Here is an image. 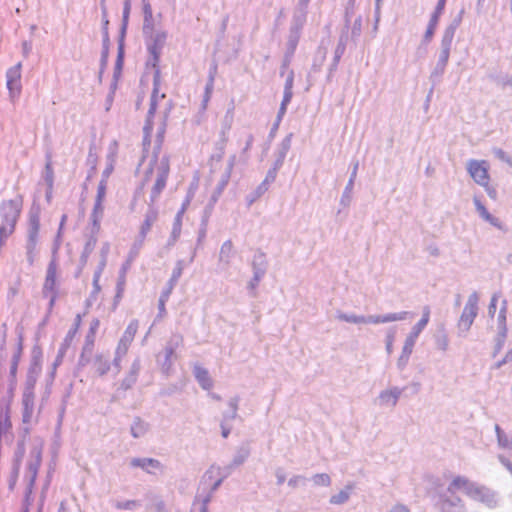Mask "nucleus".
I'll use <instances>...</instances> for the list:
<instances>
[{
  "label": "nucleus",
  "instance_id": "23",
  "mask_svg": "<svg viewBox=\"0 0 512 512\" xmlns=\"http://www.w3.org/2000/svg\"><path fill=\"white\" fill-rule=\"evenodd\" d=\"M438 24V16L434 14L429 22V25L427 27L426 33H425V40L430 41L431 38L434 35V32L436 30Z\"/></svg>",
  "mask_w": 512,
  "mask_h": 512
},
{
  "label": "nucleus",
  "instance_id": "31",
  "mask_svg": "<svg viewBox=\"0 0 512 512\" xmlns=\"http://www.w3.org/2000/svg\"><path fill=\"white\" fill-rule=\"evenodd\" d=\"M315 481L319 484L328 485L330 483V477L327 474H318L315 476Z\"/></svg>",
  "mask_w": 512,
  "mask_h": 512
},
{
  "label": "nucleus",
  "instance_id": "44",
  "mask_svg": "<svg viewBox=\"0 0 512 512\" xmlns=\"http://www.w3.org/2000/svg\"><path fill=\"white\" fill-rule=\"evenodd\" d=\"M17 371V362L15 361L11 367V374L15 375Z\"/></svg>",
  "mask_w": 512,
  "mask_h": 512
},
{
  "label": "nucleus",
  "instance_id": "21",
  "mask_svg": "<svg viewBox=\"0 0 512 512\" xmlns=\"http://www.w3.org/2000/svg\"><path fill=\"white\" fill-rule=\"evenodd\" d=\"M77 334V331L71 329L65 339H64V343L59 351V355H58V360L61 361L62 357L64 356L65 352H66V349L67 347L71 344L72 340L74 339L75 335Z\"/></svg>",
  "mask_w": 512,
  "mask_h": 512
},
{
  "label": "nucleus",
  "instance_id": "17",
  "mask_svg": "<svg viewBox=\"0 0 512 512\" xmlns=\"http://www.w3.org/2000/svg\"><path fill=\"white\" fill-rule=\"evenodd\" d=\"M165 39L166 35L164 33L157 34L154 40V44L149 47V51L153 55L155 61L159 60L160 51Z\"/></svg>",
  "mask_w": 512,
  "mask_h": 512
},
{
  "label": "nucleus",
  "instance_id": "11",
  "mask_svg": "<svg viewBox=\"0 0 512 512\" xmlns=\"http://www.w3.org/2000/svg\"><path fill=\"white\" fill-rule=\"evenodd\" d=\"M222 481L223 476L221 475L220 468L211 467L203 476V483L210 486L212 490H216Z\"/></svg>",
  "mask_w": 512,
  "mask_h": 512
},
{
  "label": "nucleus",
  "instance_id": "5",
  "mask_svg": "<svg viewBox=\"0 0 512 512\" xmlns=\"http://www.w3.org/2000/svg\"><path fill=\"white\" fill-rule=\"evenodd\" d=\"M7 88L12 97L19 96L21 92V64L18 63L7 71Z\"/></svg>",
  "mask_w": 512,
  "mask_h": 512
},
{
  "label": "nucleus",
  "instance_id": "35",
  "mask_svg": "<svg viewBox=\"0 0 512 512\" xmlns=\"http://www.w3.org/2000/svg\"><path fill=\"white\" fill-rule=\"evenodd\" d=\"M144 13H145V19L147 20L148 17L151 18L152 17V10H151V6L149 3H146L144 5Z\"/></svg>",
  "mask_w": 512,
  "mask_h": 512
},
{
  "label": "nucleus",
  "instance_id": "33",
  "mask_svg": "<svg viewBox=\"0 0 512 512\" xmlns=\"http://www.w3.org/2000/svg\"><path fill=\"white\" fill-rule=\"evenodd\" d=\"M390 512H409V508L403 504H396Z\"/></svg>",
  "mask_w": 512,
  "mask_h": 512
},
{
  "label": "nucleus",
  "instance_id": "13",
  "mask_svg": "<svg viewBox=\"0 0 512 512\" xmlns=\"http://www.w3.org/2000/svg\"><path fill=\"white\" fill-rule=\"evenodd\" d=\"M130 464L132 467L141 468L148 473H151L152 469L161 468V463L153 458H133Z\"/></svg>",
  "mask_w": 512,
  "mask_h": 512
},
{
  "label": "nucleus",
  "instance_id": "29",
  "mask_svg": "<svg viewBox=\"0 0 512 512\" xmlns=\"http://www.w3.org/2000/svg\"><path fill=\"white\" fill-rule=\"evenodd\" d=\"M186 209V206L183 205L181 210L178 212L175 220V227H174V233H179L181 229V221H182V215L184 214Z\"/></svg>",
  "mask_w": 512,
  "mask_h": 512
},
{
  "label": "nucleus",
  "instance_id": "38",
  "mask_svg": "<svg viewBox=\"0 0 512 512\" xmlns=\"http://www.w3.org/2000/svg\"><path fill=\"white\" fill-rule=\"evenodd\" d=\"M496 431H497V434H498L499 442L501 443V445L506 446L507 445V440L505 438H502L499 426H496Z\"/></svg>",
  "mask_w": 512,
  "mask_h": 512
},
{
  "label": "nucleus",
  "instance_id": "32",
  "mask_svg": "<svg viewBox=\"0 0 512 512\" xmlns=\"http://www.w3.org/2000/svg\"><path fill=\"white\" fill-rule=\"evenodd\" d=\"M97 238L95 236L91 237L89 241L85 245V251L91 252L96 246Z\"/></svg>",
  "mask_w": 512,
  "mask_h": 512
},
{
  "label": "nucleus",
  "instance_id": "2",
  "mask_svg": "<svg viewBox=\"0 0 512 512\" xmlns=\"http://www.w3.org/2000/svg\"><path fill=\"white\" fill-rule=\"evenodd\" d=\"M479 301H480V296H479L478 292H476V291L472 292L468 296L465 306L463 308V311H462V313L459 317L458 323H457L459 330H461L463 332L469 331V329L473 325L474 320L478 314Z\"/></svg>",
  "mask_w": 512,
  "mask_h": 512
},
{
  "label": "nucleus",
  "instance_id": "45",
  "mask_svg": "<svg viewBox=\"0 0 512 512\" xmlns=\"http://www.w3.org/2000/svg\"><path fill=\"white\" fill-rule=\"evenodd\" d=\"M222 435H223V437H224V438H227V437H228V435H229V430H228V429H226V428H223V430H222Z\"/></svg>",
  "mask_w": 512,
  "mask_h": 512
},
{
  "label": "nucleus",
  "instance_id": "26",
  "mask_svg": "<svg viewBox=\"0 0 512 512\" xmlns=\"http://www.w3.org/2000/svg\"><path fill=\"white\" fill-rule=\"evenodd\" d=\"M429 318H430V309H429V307H425L423 310V316L420 319V321L417 323L416 329L418 331H421L429 322Z\"/></svg>",
  "mask_w": 512,
  "mask_h": 512
},
{
  "label": "nucleus",
  "instance_id": "19",
  "mask_svg": "<svg viewBox=\"0 0 512 512\" xmlns=\"http://www.w3.org/2000/svg\"><path fill=\"white\" fill-rule=\"evenodd\" d=\"M400 392L398 390H388L380 395L381 400L392 406L396 405Z\"/></svg>",
  "mask_w": 512,
  "mask_h": 512
},
{
  "label": "nucleus",
  "instance_id": "6",
  "mask_svg": "<svg viewBox=\"0 0 512 512\" xmlns=\"http://www.w3.org/2000/svg\"><path fill=\"white\" fill-rule=\"evenodd\" d=\"M169 172H170L169 161H168V159H165L161 164V168L158 172L155 184L152 187V191H151L152 200L158 198L159 195L164 190V188L166 187Z\"/></svg>",
  "mask_w": 512,
  "mask_h": 512
},
{
  "label": "nucleus",
  "instance_id": "34",
  "mask_svg": "<svg viewBox=\"0 0 512 512\" xmlns=\"http://www.w3.org/2000/svg\"><path fill=\"white\" fill-rule=\"evenodd\" d=\"M99 325H100V321H99L98 319H94V320L92 321L91 326H90V334H91L92 336H94V335H95V333H96V331H97V329H98Z\"/></svg>",
  "mask_w": 512,
  "mask_h": 512
},
{
  "label": "nucleus",
  "instance_id": "20",
  "mask_svg": "<svg viewBox=\"0 0 512 512\" xmlns=\"http://www.w3.org/2000/svg\"><path fill=\"white\" fill-rule=\"evenodd\" d=\"M292 99V91L291 87H286L284 91L283 100L279 109L278 117L281 118L285 113L287 109V105L290 103Z\"/></svg>",
  "mask_w": 512,
  "mask_h": 512
},
{
  "label": "nucleus",
  "instance_id": "41",
  "mask_svg": "<svg viewBox=\"0 0 512 512\" xmlns=\"http://www.w3.org/2000/svg\"><path fill=\"white\" fill-rule=\"evenodd\" d=\"M503 304L504 305L500 311V317L502 318L503 321H505V319H506V315H505L506 314V301H504Z\"/></svg>",
  "mask_w": 512,
  "mask_h": 512
},
{
  "label": "nucleus",
  "instance_id": "37",
  "mask_svg": "<svg viewBox=\"0 0 512 512\" xmlns=\"http://www.w3.org/2000/svg\"><path fill=\"white\" fill-rule=\"evenodd\" d=\"M81 322H82L81 315L78 314L75 318L74 327L72 329L78 332V330L80 329V326H81Z\"/></svg>",
  "mask_w": 512,
  "mask_h": 512
},
{
  "label": "nucleus",
  "instance_id": "14",
  "mask_svg": "<svg viewBox=\"0 0 512 512\" xmlns=\"http://www.w3.org/2000/svg\"><path fill=\"white\" fill-rule=\"evenodd\" d=\"M473 202H474V205H475V208L477 210V212L479 213V215L487 222H489L491 225L495 226V227H501V223L499 221L498 218L492 216L487 208L485 207V205L482 203L481 199L477 196H474L473 198Z\"/></svg>",
  "mask_w": 512,
  "mask_h": 512
},
{
  "label": "nucleus",
  "instance_id": "9",
  "mask_svg": "<svg viewBox=\"0 0 512 512\" xmlns=\"http://www.w3.org/2000/svg\"><path fill=\"white\" fill-rule=\"evenodd\" d=\"M40 464H41V455L39 452H37L35 455V460L28 465V471L30 474V483H29L27 493L25 496V501L27 503V506L30 505L31 494H32V490H33L36 478H37Z\"/></svg>",
  "mask_w": 512,
  "mask_h": 512
},
{
  "label": "nucleus",
  "instance_id": "15",
  "mask_svg": "<svg viewBox=\"0 0 512 512\" xmlns=\"http://www.w3.org/2000/svg\"><path fill=\"white\" fill-rule=\"evenodd\" d=\"M157 216H158V213L155 209H151L146 213L144 221L141 224L140 231H139L140 238L142 241L145 240L146 236L150 232L154 222L157 219Z\"/></svg>",
  "mask_w": 512,
  "mask_h": 512
},
{
  "label": "nucleus",
  "instance_id": "28",
  "mask_svg": "<svg viewBox=\"0 0 512 512\" xmlns=\"http://www.w3.org/2000/svg\"><path fill=\"white\" fill-rule=\"evenodd\" d=\"M349 495L347 492L341 491L339 494L331 497L330 502L332 504H341L347 501Z\"/></svg>",
  "mask_w": 512,
  "mask_h": 512
},
{
  "label": "nucleus",
  "instance_id": "18",
  "mask_svg": "<svg viewBox=\"0 0 512 512\" xmlns=\"http://www.w3.org/2000/svg\"><path fill=\"white\" fill-rule=\"evenodd\" d=\"M406 314H407L406 312H402V313H392V314H388L385 316H376L371 319V322L386 323V322L398 321V320L404 319L406 317Z\"/></svg>",
  "mask_w": 512,
  "mask_h": 512
},
{
  "label": "nucleus",
  "instance_id": "24",
  "mask_svg": "<svg viewBox=\"0 0 512 512\" xmlns=\"http://www.w3.org/2000/svg\"><path fill=\"white\" fill-rule=\"evenodd\" d=\"M213 91V81L211 80L205 87L204 97L202 101V110L205 111L207 109L208 103L211 99Z\"/></svg>",
  "mask_w": 512,
  "mask_h": 512
},
{
  "label": "nucleus",
  "instance_id": "39",
  "mask_svg": "<svg viewBox=\"0 0 512 512\" xmlns=\"http://www.w3.org/2000/svg\"><path fill=\"white\" fill-rule=\"evenodd\" d=\"M50 294H51V297H50V301H49V307H50V309H52L53 306L55 305V302L57 299V292L50 293Z\"/></svg>",
  "mask_w": 512,
  "mask_h": 512
},
{
  "label": "nucleus",
  "instance_id": "42",
  "mask_svg": "<svg viewBox=\"0 0 512 512\" xmlns=\"http://www.w3.org/2000/svg\"><path fill=\"white\" fill-rule=\"evenodd\" d=\"M159 310H160V313H165V300L164 299H160L159 301Z\"/></svg>",
  "mask_w": 512,
  "mask_h": 512
},
{
  "label": "nucleus",
  "instance_id": "12",
  "mask_svg": "<svg viewBox=\"0 0 512 512\" xmlns=\"http://www.w3.org/2000/svg\"><path fill=\"white\" fill-rule=\"evenodd\" d=\"M194 376L204 390H210L213 387V380L206 368L196 365L194 367Z\"/></svg>",
  "mask_w": 512,
  "mask_h": 512
},
{
  "label": "nucleus",
  "instance_id": "47",
  "mask_svg": "<svg viewBox=\"0 0 512 512\" xmlns=\"http://www.w3.org/2000/svg\"><path fill=\"white\" fill-rule=\"evenodd\" d=\"M202 512H207V511H206V508H203V509H202Z\"/></svg>",
  "mask_w": 512,
  "mask_h": 512
},
{
  "label": "nucleus",
  "instance_id": "22",
  "mask_svg": "<svg viewBox=\"0 0 512 512\" xmlns=\"http://www.w3.org/2000/svg\"><path fill=\"white\" fill-rule=\"evenodd\" d=\"M452 33L446 34L442 39L443 51H442V59L446 62L449 58L450 45L452 42Z\"/></svg>",
  "mask_w": 512,
  "mask_h": 512
},
{
  "label": "nucleus",
  "instance_id": "3",
  "mask_svg": "<svg viewBox=\"0 0 512 512\" xmlns=\"http://www.w3.org/2000/svg\"><path fill=\"white\" fill-rule=\"evenodd\" d=\"M160 92V75L157 71L154 75L153 79V92L151 96V103L148 111V118L144 127V139H143V145L145 147H148L151 142V133L153 129V123H152V117L154 116L157 108V103L159 99H163L165 97V94H159Z\"/></svg>",
  "mask_w": 512,
  "mask_h": 512
},
{
  "label": "nucleus",
  "instance_id": "7",
  "mask_svg": "<svg viewBox=\"0 0 512 512\" xmlns=\"http://www.w3.org/2000/svg\"><path fill=\"white\" fill-rule=\"evenodd\" d=\"M57 274H58V265L55 259L51 260L47 266L46 276L43 283V293L48 295V293L57 292Z\"/></svg>",
  "mask_w": 512,
  "mask_h": 512
},
{
  "label": "nucleus",
  "instance_id": "30",
  "mask_svg": "<svg viewBox=\"0 0 512 512\" xmlns=\"http://www.w3.org/2000/svg\"><path fill=\"white\" fill-rule=\"evenodd\" d=\"M481 186L484 187V189L486 190L488 196L491 199L495 200L497 198V191H496V189L494 187H492L490 185V183L486 184V185H481Z\"/></svg>",
  "mask_w": 512,
  "mask_h": 512
},
{
  "label": "nucleus",
  "instance_id": "1",
  "mask_svg": "<svg viewBox=\"0 0 512 512\" xmlns=\"http://www.w3.org/2000/svg\"><path fill=\"white\" fill-rule=\"evenodd\" d=\"M447 492L453 497V499L451 500L446 497L441 499L440 506L442 512H451L452 507L461 503V499L455 496L457 492H463L468 496L476 497L482 494V488L475 485L466 477L456 476L450 482Z\"/></svg>",
  "mask_w": 512,
  "mask_h": 512
},
{
  "label": "nucleus",
  "instance_id": "27",
  "mask_svg": "<svg viewBox=\"0 0 512 512\" xmlns=\"http://www.w3.org/2000/svg\"><path fill=\"white\" fill-rule=\"evenodd\" d=\"M498 299H499L498 293H494L491 297V300H490V303L488 306V314L491 318H493L496 313Z\"/></svg>",
  "mask_w": 512,
  "mask_h": 512
},
{
  "label": "nucleus",
  "instance_id": "10",
  "mask_svg": "<svg viewBox=\"0 0 512 512\" xmlns=\"http://www.w3.org/2000/svg\"><path fill=\"white\" fill-rule=\"evenodd\" d=\"M137 331H138V321L133 320L126 327L124 334H123L122 338L120 339V342L118 345V350L122 349L123 352H126L128 350L129 345L134 340Z\"/></svg>",
  "mask_w": 512,
  "mask_h": 512
},
{
  "label": "nucleus",
  "instance_id": "46",
  "mask_svg": "<svg viewBox=\"0 0 512 512\" xmlns=\"http://www.w3.org/2000/svg\"><path fill=\"white\" fill-rule=\"evenodd\" d=\"M225 247H228L229 249L232 247V243L231 242H226L224 245H223V248Z\"/></svg>",
  "mask_w": 512,
  "mask_h": 512
},
{
  "label": "nucleus",
  "instance_id": "40",
  "mask_svg": "<svg viewBox=\"0 0 512 512\" xmlns=\"http://www.w3.org/2000/svg\"><path fill=\"white\" fill-rule=\"evenodd\" d=\"M301 479H302V477H300V476H296V477H294V478H291V479L289 480L288 484H289L290 486L295 487Z\"/></svg>",
  "mask_w": 512,
  "mask_h": 512
},
{
  "label": "nucleus",
  "instance_id": "4",
  "mask_svg": "<svg viewBox=\"0 0 512 512\" xmlns=\"http://www.w3.org/2000/svg\"><path fill=\"white\" fill-rule=\"evenodd\" d=\"M489 163L486 160H469L467 162V171L470 177L478 185H486L490 183Z\"/></svg>",
  "mask_w": 512,
  "mask_h": 512
},
{
  "label": "nucleus",
  "instance_id": "25",
  "mask_svg": "<svg viewBox=\"0 0 512 512\" xmlns=\"http://www.w3.org/2000/svg\"><path fill=\"white\" fill-rule=\"evenodd\" d=\"M139 506V502L136 500H127L122 502H117L115 507L119 510H132Z\"/></svg>",
  "mask_w": 512,
  "mask_h": 512
},
{
  "label": "nucleus",
  "instance_id": "8",
  "mask_svg": "<svg viewBox=\"0 0 512 512\" xmlns=\"http://www.w3.org/2000/svg\"><path fill=\"white\" fill-rule=\"evenodd\" d=\"M28 225V248L30 251H33L40 231V216L38 212H31L29 214Z\"/></svg>",
  "mask_w": 512,
  "mask_h": 512
},
{
  "label": "nucleus",
  "instance_id": "43",
  "mask_svg": "<svg viewBox=\"0 0 512 512\" xmlns=\"http://www.w3.org/2000/svg\"><path fill=\"white\" fill-rule=\"evenodd\" d=\"M502 463L506 466V468L512 473V463L508 460H502Z\"/></svg>",
  "mask_w": 512,
  "mask_h": 512
},
{
  "label": "nucleus",
  "instance_id": "16",
  "mask_svg": "<svg viewBox=\"0 0 512 512\" xmlns=\"http://www.w3.org/2000/svg\"><path fill=\"white\" fill-rule=\"evenodd\" d=\"M106 189H107L106 181L105 180L100 181L98 188H97V195H96V200H95V204H94V213L102 212L103 201L106 196Z\"/></svg>",
  "mask_w": 512,
  "mask_h": 512
},
{
  "label": "nucleus",
  "instance_id": "36",
  "mask_svg": "<svg viewBox=\"0 0 512 512\" xmlns=\"http://www.w3.org/2000/svg\"><path fill=\"white\" fill-rule=\"evenodd\" d=\"M495 155L501 160L508 161L507 155L502 149H496Z\"/></svg>",
  "mask_w": 512,
  "mask_h": 512
}]
</instances>
